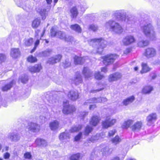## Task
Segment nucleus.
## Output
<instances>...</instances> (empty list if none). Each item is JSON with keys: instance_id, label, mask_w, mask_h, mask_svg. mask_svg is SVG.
<instances>
[{"instance_id": "36", "label": "nucleus", "mask_w": 160, "mask_h": 160, "mask_svg": "<svg viewBox=\"0 0 160 160\" xmlns=\"http://www.w3.org/2000/svg\"><path fill=\"white\" fill-rule=\"evenodd\" d=\"M149 44V42L147 40L139 41L138 42V46L140 47H144L147 46Z\"/></svg>"}, {"instance_id": "26", "label": "nucleus", "mask_w": 160, "mask_h": 160, "mask_svg": "<svg viewBox=\"0 0 160 160\" xmlns=\"http://www.w3.org/2000/svg\"><path fill=\"white\" fill-rule=\"evenodd\" d=\"M59 123L57 120L53 121L49 123V127L52 130H56L58 128Z\"/></svg>"}, {"instance_id": "43", "label": "nucleus", "mask_w": 160, "mask_h": 160, "mask_svg": "<svg viewBox=\"0 0 160 160\" xmlns=\"http://www.w3.org/2000/svg\"><path fill=\"white\" fill-rule=\"evenodd\" d=\"M33 42V39L32 38H30L24 40V44L25 45L29 46L31 45Z\"/></svg>"}, {"instance_id": "61", "label": "nucleus", "mask_w": 160, "mask_h": 160, "mask_svg": "<svg viewBox=\"0 0 160 160\" xmlns=\"http://www.w3.org/2000/svg\"><path fill=\"white\" fill-rule=\"evenodd\" d=\"M96 107V106L95 104L91 105H90L89 108L90 110H93Z\"/></svg>"}, {"instance_id": "21", "label": "nucleus", "mask_w": 160, "mask_h": 160, "mask_svg": "<svg viewBox=\"0 0 160 160\" xmlns=\"http://www.w3.org/2000/svg\"><path fill=\"white\" fill-rule=\"evenodd\" d=\"M88 58L87 57L82 58L76 56L74 58V63L75 64H82Z\"/></svg>"}, {"instance_id": "1", "label": "nucleus", "mask_w": 160, "mask_h": 160, "mask_svg": "<svg viewBox=\"0 0 160 160\" xmlns=\"http://www.w3.org/2000/svg\"><path fill=\"white\" fill-rule=\"evenodd\" d=\"M125 10L121 9L113 11L112 16L113 20H110L106 22L105 28L116 33L119 34L123 32V28L121 25L114 20L118 21H124L128 27L136 28L138 25V21L132 17H126Z\"/></svg>"}, {"instance_id": "34", "label": "nucleus", "mask_w": 160, "mask_h": 160, "mask_svg": "<svg viewBox=\"0 0 160 160\" xmlns=\"http://www.w3.org/2000/svg\"><path fill=\"white\" fill-rule=\"evenodd\" d=\"M70 28L73 30H74L78 33H81L82 29L80 27L78 24H75L71 25Z\"/></svg>"}, {"instance_id": "22", "label": "nucleus", "mask_w": 160, "mask_h": 160, "mask_svg": "<svg viewBox=\"0 0 160 160\" xmlns=\"http://www.w3.org/2000/svg\"><path fill=\"white\" fill-rule=\"evenodd\" d=\"M61 57V56L60 54H58L54 57H52L49 58L48 62L49 64H52L56 63L60 61Z\"/></svg>"}, {"instance_id": "10", "label": "nucleus", "mask_w": 160, "mask_h": 160, "mask_svg": "<svg viewBox=\"0 0 160 160\" xmlns=\"http://www.w3.org/2000/svg\"><path fill=\"white\" fill-rule=\"evenodd\" d=\"M135 41V39L134 37L131 35L126 36L122 41L123 44L125 45H128Z\"/></svg>"}, {"instance_id": "30", "label": "nucleus", "mask_w": 160, "mask_h": 160, "mask_svg": "<svg viewBox=\"0 0 160 160\" xmlns=\"http://www.w3.org/2000/svg\"><path fill=\"white\" fill-rule=\"evenodd\" d=\"M70 12L71 13V16L73 18H76L78 14V9L76 6L72 7L70 9Z\"/></svg>"}, {"instance_id": "58", "label": "nucleus", "mask_w": 160, "mask_h": 160, "mask_svg": "<svg viewBox=\"0 0 160 160\" xmlns=\"http://www.w3.org/2000/svg\"><path fill=\"white\" fill-rule=\"evenodd\" d=\"M88 112H81L80 114V117H81L82 119H83V118L88 115Z\"/></svg>"}, {"instance_id": "44", "label": "nucleus", "mask_w": 160, "mask_h": 160, "mask_svg": "<svg viewBox=\"0 0 160 160\" xmlns=\"http://www.w3.org/2000/svg\"><path fill=\"white\" fill-rule=\"evenodd\" d=\"M27 60L28 62L33 63L36 62L37 59L36 57L31 55L28 57L27 58Z\"/></svg>"}, {"instance_id": "20", "label": "nucleus", "mask_w": 160, "mask_h": 160, "mask_svg": "<svg viewBox=\"0 0 160 160\" xmlns=\"http://www.w3.org/2000/svg\"><path fill=\"white\" fill-rule=\"evenodd\" d=\"M8 138L11 141L15 142L19 140L20 138L19 135L17 133L15 132L9 133Z\"/></svg>"}, {"instance_id": "4", "label": "nucleus", "mask_w": 160, "mask_h": 160, "mask_svg": "<svg viewBox=\"0 0 160 160\" xmlns=\"http://www.w3.org/2000/svg\"><path fill=\"white\" fill-rule=\"evenodd\" d=\"M51 34L52 37L56 36L62 39H64L68 42H71L72 43L74 42V38L70 36H66L65 34L60 31H56L53 28L51 29Z\"/></svg>"}, {"instance_id": "45", "label": "nucleus", "mask_w": 160, "mask_h": 160, "mask_svg": "<svg viewBox=\"0 0 160 160\" xmlns=\"http://www.w3.org/2000/svg\"><path fill=\"white\" fill-rule=\"evenodd\" d=\"M80 157V154L79 153H77L72 155L70 158V160H78Z\"/></svg>"}, {"instance_id": "32", "label": "nucleus", "mask_w": 160, "mask_h": 160, "mask_svg": "<svg viewBox=\"0 0 160 160\" xmlns=\"http://www.w3.org/2000/svg\"><path fill=\"white\" fill-rule=\"evenodd\" d=\"M74 83L76 85L79 84L82 82V79L81 75L79 74H77L73 81Z\"/></svg>"}, {"instance_id": "53", "label": "nucleus", "mask_w": 160, "mask_h": 160, "mask_svg": "<svg viewBox=\"0 0 160 160\" xmlns=\"http://www.w3.org/2000/svg\"><path fill=\"white\" fill-rule=\"evenodd\" d=\"M63 64L64 68H66L71 65V63L69 62L68 60H66L65 62H63Z\"/></svg>"}, {"instance_id": "54", "label": "nucleus", "mask_w": 160, "mask_h": 160, "mask_svg": "<svg viewBox=\"0 0 160 160\" xmlns=\"http://www.w3.org/2000/svg\"><path fill=\"white\" fill-rule=\"evenodd\" d=\"M24 157L25 158L30 159L31 157V155L30 152H27L24 154Z\"/></svg>"}, {"instance_id": "37", "label": "nucleus", "mask_w": 160, "mask_h": 160, "mask_svg": "<svg viewBox=\"0 0 160 160\" xmlns=\"http://www.w3.org/2000/svg\"><path fill=\"white\" fill-rule=\"evenodd\" d=\"M41 22L40 19L36 18L32 22V26L33 28H36L40 25Z\"/></svg>"}, {"instance_id": "9", "label": "nucleus", "mask_w": 160, "mask_h": 160, "mask_svg": "<svg viewBox=\"0 0 160 160\" xmlns=\"http://www.w3.org/2000/svg\"><path fill=\"white\" fill-rule=\"evenodd\" d=\"M107 99L105 98H93L89 100H88L86 102L84 105L87 104L88 103H97V102H103L107 101Z\"/></svg>"}, {"instance_id": "46", "label": "nucleus", "mask_w": 160, "mask_h": 160, "mask_svg": "<svg viewBox=\"0 0 160 160\" xmlns=\"http://www.w3.org/2000/svg\"><path fill=\"white\" fill-rule=\"evenodd\" d=\"M94 77L96 79L100 80L103 77V75L100 74L99 72H96L95 73Z\"/></svg>"}, {"instance_id": "24", "label": "nucleus", "mask_w": 160, "mask_h": 160, "mask_svg": "<svg viewBox=\"0 0 160 160\" xmlns=\"http://www.w3.org/2000/svg\"><path fill=\"white\" fill-rule=\"evenodd\" d=\"M20 53L18 49L13 48L11 49L10 55L13 58H16L19 56Z\"/></svg>"}, {"instance_id": "13", "label": "nucleus", "mask_w": 160, "mask_h": 160, "mask_svg": "<svg viewBox=\"0 0 160 160\" xmlns=\"http://www.w3.org/2000/svg\"><path fill=\"white\" fill-rule=\"evenodd\" d=\"M105 134L104 133H102L100 134H97L96 135L92 136L88 140L89 142H94L98 140H101L104 138L105 137Z\"/></svg>"}, {"instance_id": "33", "label": "nucleus", "mask_w": 160, "mask_h": 160, "mask_svg": "<svg viewBox=\"0 0 160 160\" xmlns=\"http://www.w3.org/2000/svg\"><path fill=\"white\" fill-rule=\"evenodd\" d=\"M133 122V121L132 120L129 119L125 121L123 123L122 127L123 128H128Z\"/></svg>"}, {"instance_id": "19", "label": "nucleus", "mask_w": 160, "mask_h": 160, "mask_svg": "<svg viewBox=\"0 0 160 160\" xmlns=\"http://www.w3.org/2000/svg\"><path fill=\"white\" fill-rule=\"evenodd\" d=\"M82 73L86 79H89L92 76V72L87 67L84 68Z\"/></svg>"}, {"instance_id": "63", "label": "nucleus", "mask_w": 160, "mask_h": 160, "mask_svg": "<svg viewBox=\"0 0 160 160\" xmlns=\"http://www.w3.org/2000/svg\"><path fill=\"white\" fill-rule=\"evenodd\" d=\"M130 52V49L129 48L126 49L124 51V53L125 54H128Z\"/></svg>"}, {"instance_id": "49", "label": "nucleus", "mask_w": 160, "mask_h": 160, "mask_svg": "<svg viewBox=\"0 0 160 160\" xmlns=\"http://www.w3.org/2000/svg\"><path fill=\"white\" fill-rule=\"evenodd\" d=\"M88 8V6L86 3L80 6L81 11L84 12L85 10Z\"/></svg>"}, {"instance_id": "59", "label": "nucleus", "mask_w": 160, "mask_h": 160, "mask_svg": "<svg viewBox=\"0 0 160 160\" xmlns=\"http://www.w3.org/2000/svg\"><path fill=\"white\" fill-rule=\"evenodd\" d=\"M109 149L108 147H106L101 150V151L104 152L106 154L107 152H108L109 151Z\"/></svg>"}, {"instance_id": "15", "label": "nucleus", "mask_w": 160, "mask_h": 160, "mask_svg": "<svg viewBox=\"0 0 160 160\" xmlns=\"http://www.w3.org/2000/svg\"><path fill=\"white\" fill-rule=\"evenodd\" d=\"M70 134L67 132H63L61 133L59 136V139L62 142H66L68 141L70 138Z\"/></svg>"}, {"instance_id": "57", "label": "nucleus", "mask_w": 160, "mask_h": 160, "mask_svg": "<svg viewBox=\"0 0 160 160\" xmlns=\"http://www.w3.org/2000/svg\"><path fill=\"white\" fill-rule=\"evenodd\" d=\"M82 135V132H80L78 134V135L77 136H76L75 138V140L76 141H77L79 140L80 138H81V137Z\"/></svg>"}, {"instance_id": "38", "label": "nucleus", "mask_w": 160, "mask_h": 160, "mask_svg": "<svg viewBox=\"0 0 160 160\" xmlns=\"http://www.w3.org/2000/svg\"><path fill=\"white\" fill-rule=\"evenodd\" d=\"M51 52L52 50L51 49H47L44 51L40 52L39 54L40 56L46 57L49 55Z\"/></svg>"}, {"instance_id": "51", "label": "nucleus", "mask_w": 160, "mask_h": 160, "mask_svg": "<svg viewBox=\"0 0 160 160\" xmlns=\"http://www.w3.org/2000/svg\"><path fill=\"white\" fill-rule=\"evenodd\" d=\"M6 55L2 53H0V63L3 62L6 59Z\"/></svg>"}, {"instance_id": "50", "label": "nucleus", "mask_w": 160, "mask_h": 160, "mask_svg": "<svg viewBox=\"0 0 160 160\" xmlns=\"http://www.w3.org/2000/svg\"><path fill=\"white\" fill-rule=\"evenodd\" d=\"M39 42H40V41H39V40L38 39L36 40V42H35V43L34 48L31 51V53H32L33 52H34L35 50L39 44Z\"/></svg>"}, {"instance_id": "27", "label": "nucleus", "mask_w": 160, "mask_h": 160, "mask_svg": "<svg viewBox=\"0 0 160 160\" xmlns=\"http://www.w3.org/2000/svg\"><path fill=\"white\" fill-rule=\"evenodd\" d=\"M35 143L37 146L41 147L46 146L47 145L46 141L40 138H37L36 140Z\"/></svg>"}, {"instance_id": "35", "label": "nucleus", "mask_w": 160, "mask_h": 160, "mask_svg": "<svg viewBox=\"0 0 160 160\" xmlns=\"http://www.w3.org/2000/svg\"><path fill=\"white\" fill-rule=\"evenodd\" d=\"M152 87L150 86H145L142 90V92L143 93H148L152 90Z\"/></svg>"}, {"instance_id": "52", "label": "nucleus", "mask_w": 160, "mask_h": 160, "mask_svg": "<svg viewBox=\"0 0 160 160\" xmlns=\"http://www.w3.org/2000/svg\"><path fill=\"white\" fill-rule=\"evenodd\" d=\"M46 118L43 116H40L39 117V120L38 122L40 123H43L45 122L46 120Z\"/></svg>"}, {"instance_id": "56", "label": "nucleus", "mask_w": 160, "mask_h": 160, "mask_svg": "<svg viewBox=\"0 0 160 160\" xmlns=\"http://www.w3.org/2000/svg\"><path fill=\"white\" fill-rule=\"evenodd\" d=\"M116 133V131L115 130H112L108 132V136L109 137H111L113 136Z\"/></svg>"}, {"instance_id": "3", "label": "nucleus", "mask_w": 160, "mask_h": 160, "mask_svg": "<svg viewBox=\"0 0 160 160\" xmlns=\"http://www.w3.org/2000/svg\"><path fill=\"white\" fill-rule=\"evenodd\" d=\"M89 44L93 47L97 46V49L95 52L93 51L94 53H98L101 54L104 48L107 45V42L102 38H97L88 40Z\"/></svg>"}, {"instance_id": "39", "label": "nucleus", "mask_w": 160, "mask_h": 160, "mask_svg": "<svg viewBox=\"0 0 160 160\" xmlns=\"http://www.w3.org/2000/svg\"><path fill=\"white\" fill-rule=\"evenodd\" d=\"M82 128V126L81 125H79L77 126H75L72 128L70 130V131L71 132H77L80 130Z\"/></svg>"}, {"instance_id": "12", "label": "nucleus", "mask_w": 160, "mask_h": 160, "mask_svg": "<svg viewBox=\"0 0 160 160\" xmlns=\"http://www.w3.org/2000/svg\"><path fill=\"white\" fill-rule=\"evenodd\" d=\"M50 8V7L49 6L47 9L42 8L39 11L37 10L40 15L42 20H45L48 16Z\"/></svg>"}, {"instance_id": "6", "label": "nucleus", "mask_w": 160, "mask_h": 160, "mask_svg": "<svg viewBox=\"0 0 160 160\" xmlns=\"http://www.w3.org/2000/svg\"><path fill=\"white\" fill-rule=\"evenodd\" d=\"M118 57V56L116 54L107 55L103 57V63L105 65L111 64Z\"/></svg>"}, {"instance_id": "40", "label": "nucleus", "mask_w": 160, "mask_h": 160, "mask_svg": "<svg viewBox=\"0 0 160 160\" xmlns=\"http://www.w3.org/2000/svg\"><path fill=\"white\" fill-rule=\"evenodd\" d=\"M111 141L112 143L116 145L121 142V139L118 136H116L115 137L112 138Z\"/></svg>"}, {"instance_id": "2", "label": "nucleus", "mask_w": 160, "mask_h": 160, "mask_svg": "<svg viewBox=\"0 0 160 160\" xmlns=\"http://www.w3.org/2000/svg\"><path fill=\"white\" fill-rule=\"evenodd\" d=\"M142 32L151 41H154L157 39V36L154 31V27L149 22H144V25L141 27Z\"/></svg>"}, {"instance_id": "17", "label": "nucleus", "mask_w": 160, "mask_h": 160, "mask_svg": "<svg viewBox=\"0 0 160 160\" xmlns=\"http://www.w3.org/2000/svg\"><path fill=\"white\" fill-rule=\"evenodd\" d=\"M121 77V74L119 72H117L110 75L109 77L108 80L110 82L116 81L120 78Z\"/></svg>"}, {"instance_id": "16", "label": "nucleus", "mask_w": 160, "mask_h": 160, "mask_svg": "<svg viewBox=\"0 0 160 160\" xmlns=\"http://www.w3.org/2000/svg\"><path fill=\"white\" fill-rule=\"evenodd\" d=\"M68 97L72 100H75L78 98L79 93L77 90H72L69 92L68 94Z\"/></svg>"}, {"instance_id": "47", "label": "nucleus", "mask_w": 160, "mask_h": 160, "mask_svg": "<svg viewBox=\"0 0 160 160\" xmlns=\"http://www.w3.org/2000/svg\"><path fill=\"white\" fill-rule=\"evenodd\" d=\"M18 7H22L24 9H25L22 7V4L23 0H14Z\"/></svg>"}, {"instance_id": "31", "label": "nucleus", "mask_w": 160, "mask_h": 160, "mask_svg": "<svg viewBox=\"0 0 160 160\" xmlns=\"http://www.w3.org/2000/svg\"><path fill=\"white\" fill-rule=\"evenodd\" d=\"M142 69L140 72L142 74L147 72L151 70V68L148 66L146 63H142Z\"/></svg>"}, {"instance_id": "48", "label": "nucleus", "mask_w": 160, "mask_h": 160, "mask_svg": "<svg viewBox=\"0 0 160 160\" xmlns=\"http://www.w3.org/2000/svg\"><path fill=\"white\" fill-rule=\"evenodd\" d=\"M28 77L24 75V76H22L21 78L19 80H20L21 82L23 83H26L28 81Z\"/></svg>"}, {"instance_id": "55", "label": "nucleus", "mask_w": 160, "mask_h": 160, "mask_svg": "<svg viewBox=\"0 0 160 160\" xmlns=\"http://www.w3.org/2000/svg\"><path fill=\"white\" fill-rule=\"evenodd\" d=\"M10 157V154L8 152H6L3 154V157L6 159H8Z\"/></svg>"}, {"instance_id": "8", "label": "nucleus", "mask_w": 160, "mask_h": 160, "mask_svg": "<svg viewBox=\"0 0 160 160\" xmlns=\"http://www.w3.org/2000/svg\"><path fill=\"white\" fill-rule=\"evenodd\" d=\"M116 122L115 119H111L109 117H107L106 120L102 122V127L104 128H108L113 125Z\"/></svg>"}, {"instance_id": "18", "label": "nucleus", "mask_w": 160, "mask_h": 160, "mask_svg": "<svg viewBox=\"0 0 160 160\" xmlns=\"http://www.w3.org/2000/svg\"><path fill=\"white\" fill-rule=\"evenodd\" d=\"M142 126V123L141 121H138L132 126L131 128L134 132H137L140 131Z\"/></svg>"}, {"instance_id": "23", "label": "nucleus", "mask_w": 160, "mask_h": 160, "mask_svg": "<svg viewBox=\"0 0 160 160\" xmlns=\"http://www.w3.org/2000/svg\"><path fill=\"white\" fill-rule=\"evenodd\" d=\"M42 69L40 64H36L34 66H30L29 67V69L30 71L31 72H39Z\"/></svg>"}, {"instance_id": "29", "label": "nucleus", "mask_w": 160, "mask_h": 160, "mask_svg": "<svg viewBox=\"0 0 160 160\" xmlns=\"http://www.w3.org/2000/svg\"><path fill=\"white\" fill-rule=\"evenodd\" d=\"M135 98L134 96H131L126 99H124L123 101V105L127 106L128 105L132 102L134 100Z\"/></svg>"}, {"instance_id": "7", "label": "nucleus", "mask_w": 160, "mask_h": 160, "mask_svg": "<svg viewBox=\"0 0 160 160\" xmlns=\"http://www.w3.org/2000/svg\"><path fill=\"white\" fill-rule=\"evenodd\" d=\"M143 55L147 58H151L155 57L156 55L155 49L152 48H148L145 50Z\"/></svg>"}, {"instance_id": "28", "label": "nucleus", "mask_w": 160, "mask_h": 160, "mask_svg": "<svg viewBox=\"0 0 160 160\" xmlns=\"http://www.w3.org/2000/svg\"><path fill=\"white\" fill-rule=\"evenodd\" d=\"M14 82H15L14 80L11 81L5 85L2 88V91H6L10 89Z\"/></svg>"}, {"instance_id": "5", "label": "nucleus", "mask_w": 160, "mask_h": 160, "mask_svg": "<svg viewBox=\"0 0 160 160\" xmlns=\"http://www.w3.org/2000/svg\"><path fill=\"white\" fill-rule=\"evenodd\" d=\"M62 112L65 114H68L72 113L75 110L74 106L70 105L67 101L63 102Z\"/></svg>"}, {"instance_id": "14", "label": "nucleus", "mask_w": 160, "mask_h": 160, "mask_svg": "<svg viewBox=\"0 0 160 160\" xmlns=\"http://www.w3.org/2000/svg\"><path fill=\"white\" fill-rule=\"evenodd\" d=\"M40 128V126L38 124L32 122L29 125V130L31 132H38L39 131Z\"/></svg>"}, {"instance_id": "64", "label": "nucleus", "mask_w": 160, "mask_h": 160, "mask_svg": "<svg viewBox=\"0 0 160 160\" xmlns=\"http://www.w3.org/2000/svg\"><path fill=\"white\" fill-rule=\"evenodd\" d=\"M101 71L102 72H106L107 71V69L106 67L102 68L101 69Z\"/></svg>"}, {"instance_id": "62", "label": "nucleus", "mask_w": 160, "mask_h": 160, "mask_svg": "<svg viewBox=\"0 0 160 160\" xmlns=\"http://www.w3.org/2000/svg\"><path fill=\"white\" fill-rule=\"evenodd\" d=\"M104 88H101L100 89H96V90H92L91 91H90V92H92V93H94V92H98V91H99L101 90H102V89H103Z\"/></svg>"}, {"instance_id": "60", "label": "nucleus", "mask_w": 160, "mask_h": 160, "mask_svg": "<svg viewBox=\"0 0 160 160\" xmlns=\"http://www.w3.org/2000/svg\"><path fill=\"white\" fill-rule=\"evenodd\" d=\"M157 26V30L158 32L160 33V21L159 20L158 22Z\"/></svg>"}, {"instance_id": "11", "label": "nucleus", "mask_w": 160, "mask_h": 160, "mask_svg": "<svg viewBox=\"0 0 160 160\" xmlns=\"http://www.w3.org/2000/svg\"><path fill=\"white\" fill-rule=\"evenodd\" d=\"M157 119V115L155 113L149 114L147 118V124L148 126L152 125Z\"/></svg>"}, {"instance_id": "42", "label": "nucleus", "mask_w": 160, "mask_h": 160, "mask_svg": "<svg viewBox=\"0 0 160 160\" xmlns=\"http://www.w3.org/2000/svg\"><path fill=\"white\" fill-rule=\"evenodd\" d=\"M88 29L93 31L95 32L98 29V27L97 25L94 24H91L89 25Z\"/></svg>"}, {"instance_id": "41", "label": "nucleus", "mask_w": 160, "mask_h": 160, "mask_svg": "<svg viewBox=\"0 0 160 160\" xmlns=\"http://www.w3.org/2000/svg\"><path fill=\"white\" fill-rule=\"evenodd\" d=\"M92 128L90 126L88 125L85 128L84 131V134L88 136L92 130Z\"/></svg>"}, {"instance_id": "25", "label": "nucleus", "mask_w": 160, "mask_h": 160, "mask_svg": "<svg viewBox=\"0 0 160 160\" xmlns=\"http://www.w3.org/2000/svg\"><path fill=\"white\" fill-rule=\"evenodd\" d=\"M100 120L101 119L98 116H93L91 118L90 123L91 124L95 126L97 125Z\"/></svg>"}]
</instances>
